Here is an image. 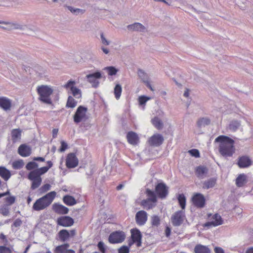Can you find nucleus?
<instances>
[{
  "label": "nucleus",
  "instance_id": "4d7b16f0",
  "mask_svg": "<svg viewBox=\"0 0 253 253\" xmlns=\"http://www.w3.org/2000/svg\"><path fill=\"white\" fill-rule=\"evenodd\" d=\"M101 41H102V42L103 44H105V45H108L109 42L108 41H107L106 40V39L105 38V37H104L103 36V34L102 33L101 35Z\"/></svg>",
  "mask_w": 253,
  "mask_h": 253
},
{
  "label": "nucleus",
  "instance_id": "f03ea898",
  "mask_svg": "<svg viewBox=\"0 0 253 253\" xmlns=\"http://www.w3.org/2000/svg\"><path fill=\"white\" fill-rule=\"evenodd\" d=\"M47 165L46 167L37 169L29 173L28 178L32 181L31 186L32 190H35L41 185L42 181L41 175L46 173L52 167L53 163L51 161H48L47 162Z\"/></svg>",
  "mask_w": 253,
  "mask_h": 253
},
{
  "label": "nucleus",
  "instance_id": "ddd939ff",
  "mask_svg": "<svg viewBox=\"0 0 253 253\" xmlns=\"http://www.w3.org/2000/svg\"><path fill=\"white\" fill-rule=\"evenodd\" d=\"M155 192L158 197L163 199L168 194V187L163 182L159 183L155 187Z\"/></svg>",
  "mask_w": 253,
  "mask_h": 253
},
{
  "label": "nucleus",
  "instance_id": "6e6d98bb",
  "mask_svg": "<svg viewBox=\"0 0 253 253\" xmlns=\"http://www.w3.org/2000/svg\"><path fill=\"white\" fill-rule=\"evenodd\" d=\"M22 224V221L20 219H16L13 223L15 227L20 226Z\"/></svg>",
  "mask_w": 253,
  "mask_h": 253
},
{
  "label": "nucleus",
  "instance_id": "39448f33",
  "mask_svg": "<svg viewBox=\"0 0 253 253\" xmlns=\"http://www.w3.org/2000/svg\"><path fill=\"white\" fill-rule=\"evenodd\" d=\"M146 194L148 198L142 200L140 205L146 210H149L156 207L157 199L155 193L149 189L146 190Z\"/></svg>",
  "mask_w": 253,
  "mask_h": 253
},
{
  "label": "nucleus",
  "instance_id": "7c9ffc66",
  "mask_svg": "<svg viewBox=\"0 0 253 253\" xmlns=\"http://www.w3.org/2000/svg\"><path fill=\"white\" fill-rule=\"evenodd\" d=\"M63 202L67 206H72L77 203L74 197L70 195H65L63 198Z\"/></svg>",
  "mask_w": 253,
  "mask_h": 253
},
{
  "label": "nucleus",
  "instance_id": "c85d7f7f",
  "mask_svg": "<svg viewBox=\"0 0 253 253\" xmlns=\"http://www.w3.org/2000/svg\"><path fill=\"white\" fill-rule=\"evenodd\" d=\"M195 253H211L210 249L206 246L197 244L194 248Z\"/></svg>",
  "mask_w": 253,
  "mask_h": 253
},
{
  "label": "nucleus",
  "instance_id": "a19ab883",
  "mask_svg": "<svg viewBox=\"0 0 253 253\" xmlns=\"http://www.w3.org/2000/svg\"><path fill=\"white\" fill-rule=\"evenodd\" d=\"M38 164L35 162H28L26 165V168L27 170H35L34 169H37L38 167Z\"/></svg>",
  "mask_w": 253,
  "mask_h": 253
},
{
  "label": "nucleus",
  "instance_id": "e2e57ef3",
  "mask_svg": "<svg viewBox=\"0 0 253 253\" xmlns=\"http://www.w3.org/2000/svg\"><path fill=\"white\" fill-rule=\"evenodd\" d=\"M9 194V191H7L6 192H4L3 193H0V198L2 197H4L5 196L8 195Z\"/></svg>",
  "mask_w": 253,
  "mask_h": 253
},
{
  "label": "nucleus",
  "instance_id": "774afa93",
  "mask_svg": "<svg viewBox=\"0 0 253 253\" xmlns=\"http://www.w3.org/2000/svg\"><path fill=\"white\" fill-rule=\"evenodd\" d=\"M123 187V185L122 184H119L117 186L116 189L117 190H120Z\"/></svg>",
  "mask_w": 253,
  "mask_h": 253
},
{
  "label": "nucleus",
  "instance_id": "de8ad7c7",
  "mask_svg": "<svg viewBox=\"0 0 253 253\" xmlns=\"http://www.w3.org/2000/svg\"><path fill=\"white\" fill-rule=\"evenodd\" d=\"M188 153L192 156L195 157V158H199L200 156L199 150L196 149L190 150H189Z\"/></svg>",
  "mask_w": 253,
  "mask_h": 253
},
{
  "label": "nucleus",
  "instance_id": "0e129e2a",
  "mask_svg": "<svg viewBox=\"0 0 253 253\" xmlns=\"http://www.w3.org/2000/svg\"><path fill=\"white\" fill-rule=\"evenodd\" d=\"M189 95V90L188 89H186L184 93V96L186 97H188Z\"/></svg>",
  "mask_w": 253,
  "mask_h": 253
},
{
  "label": "nucleus",
  "instance_id": "680f3d73",
  "mask_svg": "<svg viewBox=\"0 0 253 253\" xmlns=\"http://www.w3.org/2000/svg\"><path fill=\"white\" fill-rule=\"evenodd\" d=\"M138 74L141 78H142L143 76H146V74L142 70H139Z\"/></svg>",
  "mask_w": 253,
  "mask_h": 253
},
{
  "label": "nucleus",
  "instance_id": "e433bc0d",
  "mask_svg": "<svg viewBox=\"0 0 253 253\" xmlns=\"http://www.w3.org/2000/svg\"><path fill=\"white\" fill-rule=\"evenodd\" d=\"M178 203L182 210H184L186 206V198L183 194H179L178 198Z\"/></svg>",
  "mask_w": 253,
  "mask_h": 253
},
{
  "label": "nucleus",
  "instance_id": "13d9d810",
  "mask_svg": "<svg viewBox=\"0 0 253 253\" xmlns=\"http://www.w3.org/2000/svg\"><path fill=\"white\" fill-rule=\"evenodd\" d=\"M68 8L72 12H73V13H75L76 12H79L80 11L83 12V10L82 9H74L72 7H70V6L68 7Z\"/></svg>",
  "mask_w": 253,
  "mask_h": 253
},
{
  "label": "nucleus",
  "instance_id": "9b49d317",
  "mask_svg": "<svg viewBox=\"0 0 253 253\" xmlns=\"http://www.w3.org/2000/svg\"><path fill=\"white\" fill-rule=\"evenodd\" d=\"M65 165L68 169L75 168L78 166L79 160L75 153H70L67 154Z\"/></svg>",
  "mask_w": 253,
  "mask_h": 253
},
{
  "label": "nucleus",
  "instance_id": "423d86ee",
  "mask_svg": "<svg viewBox=\"0 0 253 253\" xmlns=\"http://www.w3.org/2000/svg\"><path fill=\"white\" fill-rule=\"evenodd\" d=\"M130 239L128 240V246L130 247L135 244L137 247H140L142 245V234L137 228H133L130 230Z\"/></svg>",
  "mask_w": 253,
  "mask_h": 253
},
{
  "label": "nucleus",
  "instance_id": "2eb2a0df",
  "mask_svg": "<svg viewBox=\"0 0 253 253\" xmlns=\"http://www.w3.org/2000/svg\"><path fill=\"white\" fill-rule=\"evenodd\" d=\"M75 82L73 81H69L66 84L64 85V87L66 89L70 88L71 93L76 98L81 97V91L80 89L74 86Z\"/></svg>",
  "mask_w": 253,
  "mask_h": 253
},
{
  "label": "nucleus",
  "instance_id": "aec40b11",
  "mask_svg": "<svg viewBox=\"0 0 253 253\" xmlns=\"http://www.w3.org/2000/svg\"><path fill=\"white\" fill-rule=\"evenodd\" d=\"M12 107V101L5 96H0V108L4 111L10 110Z\"/></svg>",
  "mask_w": 253,
  "mask_h": 253
},
{
  "label": "nucleus",
  "instance_id": "9d476101",
  "mask_svg": "<svg viewBox=\"0 0 253 253\" xmlns=\"http://www.w3.org/2000/svg\"><path fill=\"white\" fill-rule=\"evenodd\" d=\"M191 201L193 205L198 208H202L206 204V199L204 196L199 193H195L192 197Z\"/></svg>",
  "mask_w": 253,
  "mask_h": 253
},
{
  "label": "nucleus",
  "instance_id": "bf43d9fd",
  "mask_svg": "<svg viewBox=\"0 0 253 253\" xmlns=\"http://www.w3.org/2000/svg\"><path fill=\"white\" fill-rule=\"evenodd\" d=\"M33 160L36 161L44 162L45 161V159L43 157H34L33 158Z\"/></svg>",
  "mask_w": 253,
  "mask_h": 253
},
{
  "label": "nucleus",
  "instance_id": "864d4df0",
  "mask_svg": "<svg viewBox=\"0 0 253 253\" xmlns=\"http://www.w3.org/2000/svg\"><path fill=\"white\" fill-rule=\"evenodd\" d=\"M171 233V228L169 226H166L165 230V234L167 237H169Z\"/></svg>",
  "mask_w": 253,
  "mask_h": 253
},
{
  "label": "nucleus",
  "instance_id": "4c0bfd02",
  "mask_svg": "<svg viewBox=\"0 0 253 253\" xmlns=\"http://www.w3.org/2000/svg\"><path fill=\"white\" fill-rule=\"evenodd\" d=\"M161 219L157 215H153L151 217V223L152 226L158 227L160 225Z\"/></svg>",
  "mask_w": 253,
  "mask_h": 253
},
{
  "label": "nucleus",
  "instance_id": "f8f14e48",
  "mask_svg": "<svg viewBox=\"0 0 253 253\" xmlns=\"http://www.w3.org/2000/svg\"><path fill=\"white\" fill-rule=\"evenodd\" d=\"M164 141V137L159 133H156L151 136L148 142L150 146L158 147L161 145Z\"/></svg>",
  "mask_w": 253,
  "mask_h": 253
},
{
  "label": "nucleus",
  "instance_id": "cd10ccee",
  "mask_svg": "<svg viewBox=\"0 0 253 253\" xmlns=\"http://www.w3.org/2000/svg\"><path fill=\"white\" fill-rule=\"evenodd\" d=\"M11 174L8 169L4 167H0V176L4 180L7 181L11 177Z\"/></svg>",
  "mask_w": 253,
  "mask_h": 253
},
{
  "label": "nucleus",
  "instance_id": "8fccbe9b",
  "mask_svg": "<svg viewBox=\"0 0 253 253\" xmlns=\"http://www.w3.org/2000/svg\"><path fill=\"white\" fill-rule=\"evenodd\" d=\"M130 248L128 246H123L118 250V253H129Z\"/></svg>",
  "mask_w": 253,
  "mask_h": 253
},
{
  "label": "nucleus",
  "instance_id": "c9c22d12",
  "mask_svg": "<svg viewBox=\"0 0 253 253\" xmlns=\"http://www.w3.org/2000/svg\"><path fill=\"white\" fill-rule=\"evenodd\" d=\"M77 101L72 96H69L68 98L66 107L67 108H73L77 106Z\"/></svg>",
  "mask_w": 253,
  "mask_h": 253
},
{
  "label": "nucleus",
  "instance_id": "052dcab7",
  "mask_svg": "<svg viewBox=\"0 0 253 253\" xmlns=\"http://www.w3.org/2000/svg\"><path fill=\"white\" fill-rule=\"evenodd\" d=\"M70 233V237H73L75 234H76V231L75 230H71L69 232Z\"/></svg>",
  "mask_w": 253,
  "mask_h": 253
},
{
  "label": "nucleus",
  "instance_id": "49530a36",
  "mask_svg": "<svg viewBox=\"0 0 253 253\" xmlns=\"http://www.w3.org/2000/svg\"><path fill=\"white\" fill-rule=\"evenodd\" d=\"M97 247L101 253H106V249L104 243L102 241L98 242Z\"/></svg>",
  "mask_w": 253,
  "mask_h": 253
},
{
  "label": "nucleus",
  "instance_id": "393cba45",
  "mask_svg": "<svg viewBox=\"0 0 253 253\" xmlns=\"http://www.w3.org/2000/svg\"><path fill=\"white\" fill-rule=\"evenodd\" d=\"M52 207L54 211L58 214H67L69 211L67 207L60 204H54Z\"/></svg>",
  "mask_w": 253,
  "mask_h": 253
},
{
  "label": "nucleus",
  "instance_id": "5701e85b",
  "mask_svg": "<svg viewBox=\"0 0 253 253\" xmlns=\"http://www.w3.org/2000/svg\"><path fill=\"white\" fill-rule=\"evenodd\" d=\"M128 142L133 145H136L139 142V137L137 134L133 131H129L126 134Z\"/></svg>",
  "mask_w": 253,
  "mask_h": 253
},
{
  "label": "nucleus",
  "instance_id": "f257e3e1",
  "mask_svg": "<svg viewBox=\"0 0 253 253\" xmlns=\"http://www.w3.org/2000/svg\"><path fill=\"white\" fill-rule=\"evenodd\" d=\"M215 142L219 143L218 151L219 153L224 157H230L235 152V141L228 136L219 135L215 138Z\"/></svg>",
  "mask_w": 253,
  "mask_h": 253
},
{
  "label": "nucleus",
  "instance_id": "5fc2aeb1",
  "mask_svg": "<svg viewBox=\"0 0 253 253\" xmlns=\"http://www.w3.org/2000/svg\"><path fill=\"white\" fill-rule=\"evenodd\" d=\"M214 251L215 253H224L223 250L221 248L218 247H215Z\"/></svg>",
  "mask_w": 253,
  "mask_h": 253
},
{
  "label": "nucleus",
  "instance_id": "dca6fc26",
  "mask_svg": "<svg viewBox=\"0 0 253 253\" xmlns=\"http://www.w3.org/2000/svg\"><path fill=\"white\" fill-rule=\"evenodd\" d=\"M147 213L143 210L138 211L135 214V221L138 225H143L147 220Z\"/></svg>",
  "mask_w": 253,
  "mask_h": 253
},
{
  "label": "nucleus",
  "instance_id": "a211bd4d",
  "mask_svg": "<svg viewBox=\"0 0 253 253\" xmlns=\"http://www.w3.org/2000/svg\"><path fill=\"white\" fill-rule=\"evenodd\" d=\"M252 165V161L249 157L247 156H242L239 157L237 165L240 168H248Z\"/></svg>",
  "mask_w": 253,
  "mask_h": 253
},
{
  "label": "nucleus",
  "instance_id": "79ce46f5",
  "mask_svg": "<svg viewBox=\"0 0 253 253\" xmlns=\"http://www.w3.org/2000/svg\"><path fill=\"white\" fill-rule=\"evenodd\" d=\"M210 123V120L208 118H202L200 119L197 122V125L201 126L202 125H208Z\"/></svg>",
  "mask_w": 253,
  "mask_h": 253
},
{
  "label": "nucleus",
  "instance_id": "4be33fe9",
  "mask_svg": "<svg viewBox=\"0 0 253 253\" xmlns=\"http://www.w3.org/2000/svg\"><path fill=\"white\" fill-rule=\"evenodd\" d=\"M70 245L68 243L57 246L54 250V253H75V251L69 249Z\"/></svg>",
  "mask_w": 253,
  "mask_h": 253
},
{
  "label": "nucleus",
  "instance_id": "f3484780",
  "mask_svg": "<svg viewBox=\"0 0 253 253\" xmlns=\"http://www.w3.org/2000/svg\"><path fill=\"white\" fill-rule=\"evenodd\" d=\"M74 223L73 219L69 216H61L57 218V223L63 227H70Z\"/></svg>",
  "mask_w": 253,
  "mask_h": 253
},
{
  "label": "nucleus",
  "instance_id": "473e14b6",
  "mask_svg": "<svg viewBox=\"0 0 253 253\" xmlns=\"http://www.w3.org/2000/svg\"><path fill=\"white\" fill-rule=\"evenodd\" d=\"M216 181V179L214 178H211L205 181L203 183V188L208 189L213 187L215 185Z\"/></svg>",
  "mask_w": 253,
  "mask_h": 253
},
{
  "label": "nucleus",
  "instance_id": "a18cd8bd",
  "mask_svg": "<svg viewBox=\"0 0 253 253\" xmlns=\"http://www.w3.org/2000/svg\"><path fill=\"white\" fill-rule=\"evenodd\" d=\"M150 99V97H147L144 95L140 96L138 98L139 104L140 105H145L146 102Z\"/></svg>",
  "mask_w": 253,
  "mask_h": 253
},
{
  "label": "nucleus",
  "instance_id": "338daca9",
  "mask_svg": "<svg viewBox=\"0 0 253 253\" xmlns=\"http://www.w3.org/2000/svg\"><path fill=\"white\" fill-rule=\"evenodd\" d=\"M32 201V198L30 196L28 197L27 200V203L28 205L30 204V203Z\"/></svg>",
  "mask_w": 253,
  "mask_h": 253
},
{
  "label": "nucleus",
  "instance_id": "412c9836",
  "mask_svg": "<svg viewBox=\"0 0 253 253\" xmlns=\"http://www.w3.org/2000/svg\"><path fill=\"white\" fill-rule=\"evenodd\" d=\"M18 153L23 157H28L32 153L31 148L25 144H21L18 147Z\"/></svg>",
  "mask_w": 253,
  "mask_h": 253
},
{
  "label": "nucleus",
  "instance_id": "f704fd0d",
  "mask_svg": "<svg viewBox=\"0 0 253 253\" xmlns=\"http://www.w3.org/2000/svg\"><path fill=\"white\" fill-rule=\"evenodd\" d=\"M153 126L158 129H161L163 127V124L162 121L158 117H156L151 120Z\"/></svg>",
  "mask_w": 253,
  "mask_h": 253
},
{
  "label": "nucleus",
  "instance_id": "4468645a",
  "mask_svg": "<svg viewBox=\"0 0 253 253\" xmlns=\"http://www.w3.org/2000/svg\"><path fill=\"white\" fill-rule=\"evenodd\" d=\"M208 217L210 219V221L205 224L206 226L212 225L213 226H217L223 224V221L221 216L218 213H215L213 215L209 214Z\"/></svg>",
  "mask_w": 253,
  "mask_h": 253
},
{
  "label": "nucleus",
  "instance_id": "603ef678",
  "mask_svg": "<svg viewBox=\"0 0 253 253\" xmlns=\"http://www.w3.org/2000/svg\"><path fill=\"white\" fill-rule=\"evenodd\" d=\"M68 148V145L64 141H61V147L59 149V151L63 152Z\"/></svg>",
  "mask_w": 253,
  "mask_h": 253
},
{
  "label": "nucleus",
  "instance_id": "09e8293b",
  "mask_svg": "<svg viewBox=\"0 0 253 253\" xmlns=\"http://www.w3.org/2000/svg\"><path fill=\"white\" fill-rule=\"evenodd\" d=\"M11 249L4 246H0V253H12Z\"/></svg>",
  "mask_w": 253,
  "mask_h": 253
},
{
  "label": "nucleus",
  "instance_id": "20e7f679",
  "mask_svg": "<svg viewBox=\"0 0 253 253\" xmlns=\"http://www.w3.org/2000/svg\"><path fill=\"white\" fill-rule=\"evenodd\" d=\"M37 92L39 95V99L46 104H51L52 103L50 95L53 93V89L50 87L42 85L37 87Z\"/></svg>",
  "mask_w": 253,
  "mask_h": 253
},
{
  "label": "nucleus",
  "instance_id": "6ab92c4d",
  "mask_svg": "<svg viewBox=\"0 0 253 253\" xmlns=\"http://www.w3.org/2000/svg\"><path fill=\"white\" fill-rule=\"evenodd\" d=\"M86 78L88 82L92 84L93 86L97 87L99 84L97 80L101 78V74L99 72H96L93 74L86 75Z\"/></svg>",
  "mask_w": 253,
  "mask_h": 253
},
{
  "label": "nucleus",
  "instance_id": "b1692460",
  "mask_svg": "<svg viewBox=\"0 0 253 253\" xmlns=\"http://www.w3.org/2000/svg\"><path fill=\"white\" fill-rule=\"evenodd\" d=\"M208 171V169L205 166H199L195 169L196 176L200 178H203L205 177Z\"/></svg>",
  "mask_w": 253,
  "mask_h": 253
},
{
  "label": "nucleus",
  "instance_id": "c756f323",
  "mask_svg": "<svg viewBox=\"0 0 253 253\" xmlns=\"http://www.w3.org/2000/svg\"><path fill=\"white\" fill-rule=\"evenodd\" d=\"M127 28L129 30L143 32L145 30V27L139 23H135L133 24L127 26Z\"/></svg>",
  "mask_w": 253,
  "mask_h": 253
},
{
  "label": "nucleus",
  "instance_id": "6e6552de",
  "mask_svg": "<svg viewBox=\"0 0 253 253\" xmlns=\"http://www.w3.org/2000/svg\"><path fill=\"white\" fill-rule=\"evenodd\" d=\"M170 219L174 226H180L186 219L185 211L181 210L175 212L171 216Z\"/></svg>",
  "mask_w": 253,
  "mask_h": 253
},
{
  "label": "nucleus",
  "instance_id": "ea45409f",
  "mask_svg": "<svg viewBox=\"0 0 253 253\" xmlns=\"http://www.w3.org/2000/svg\"><path fill=\"white\" fill-rule=\"evenodd\" d=\"M10 208L7 205H3L0 208V213L3 216H7L9 214Z\"/></svg>",
  "mask_w": 253,
  "mask_h": 253
},
{
  "label": "nucleus",
  "instance_id": "bb28decb",
  "mask_svg": "<svg viewBox=\"0 0 253 253\" xmlns=\"http://www.w3.org/2000/svg\"><path fill=\"white\" fill-rule=\"evenodd\" d=\"M247 182V175L244 174H239L236 179V184L239 187H243Z\"/></svg>",
  "mask_w": 253,
  "mask_h": 253
},
{
  "label": "nucleus",
  "instance_id": "58836bf2",
  "mask_svg": "<svg viewBox=\"0 0 253 253\" xmlns=\"http://www.w3.org/2000/svg\"><path fill=\"white\" fill-rule=\"evenodd\" d=\"M122 88L121 85L119 84H117L115 86V87L114 88V93L115 96V98L116 99L118 100L120 98V96H121V93H122Z\"/></svg>",
  "mask_w": 253,
  "mask_h": 253
},
{
  "label": "nucleus",
  "instance_id": "1a4fd4ad",
  "mask_svg": "<svg viewBox=\"0 0 253 253\" xmlns=\"http://www.w3.org/2000/svg\"><path fill=\"white\" fill-rule=\"evenodd\" d=\"M87 109L83 106H80L78 107L74 116V122L76 124H78L83 121L87 119L86 113Z\"/></svg>",
  "mask_w": 253,
  "mask_h": 253
},
{
  "label": "nucleus",
  "instance_id": "72a5a7b5",
  "mask_svg": "<svg viewBox=\"0 0 253 253\" xmlns=\"http://www.w3.org/2000/svg\"><path fill=\"white\" fill-rule=\"evenodd\" d=\"M11 165L14 169H20L24 167V162L23 160L19 159L13 161Z\"/></svg>",
  "mask_w": 253,
  "mask_h": 253
},
{
  "label": "nucleus",
  "instance_id": "0eeeda50",
  "mask_svg": "<svg viewBox=\"0 0 253 253\" xmlns=\"http://www.w3.org/2000/svg\"><path fill=\"white\" fill-rule=\"evenodd\" d=\"M126 238V234L122 230L113 231L108 237V242L112 244L123 243Z\"/></svg>",
  "mask_w": 253,
  "mask_h": 253
},
{
  "label": "nucleus",
  "instance_id": "37998d69",
  "mask_svg": "<svg viewBox=\"0 0 253 253\" xmlns=\"http://www.w3.org/2000/svg\"><path fill=\"white\" fill-rule=\"evenodd\" d=\"M105 70L107 71L108 74L110 76L115 75L118 72V70L113 66L107 67L105 68Z\"/></svg>",
  "mask_w": 253,
  "mask_h": 253
},
{
  "label": "nucleus",
  "instance_id": "2f4dec72",
  "mask_svg": "<svg viewBox=\"0 0 253 253\" xmlns=\"http://www.w3.org/2000/svg\"><path fill=\"white\" fill-rule=\"evenodd\" d=\"M21 130L19 128L13 129L11 131V138L13 142H15L21 137Z\"/></svg>",
  "mask_w": 253,
  "mask_h": 253
},
{
  "label": "nucleus",
  "instance_id": "7ed1b4c3",
  "mask_svg": "<svg viewBox=\"0 0 253 253\" xmlns=\"http://www.w3.org/2000/svg\"><path fill=\"white\" fill-rule=\"evenodd\" d=\"M56 196V192L51 191L39 198L34 204L32 207L33 210L40 211L47 208L52 203Z\"/></svg>",
  "mask_w": 253,
  "mask_h": 253
},
{
  "label": "nucleus",
  "instance_id": "a878e982",
  "mask_svg": "<svg viewBox=\"0 0 253 253\" xmlns=\"http://www.w3.org/2000/svg\"><path fill=\"white\" fill-rule=\"evenodd\" d=\"M58 240L62 242L68 240L70 238V233L66 229H62L58 233Z\"/></svg>",
  "mask_w": 253,
  "mask_h": 253
},
{
  "label": "nucleus",
  "instance_id": "3c124183",
  "mask_svg": "<svg viewBox=\"0 0 253 253\" xmlns=\"http://www.w3.org/2000/svg\"><path fill=\"white\" fill-rule=\"evenodd\" d=\"M51 185L49 184H45L43 185L40 188L41 192L45 193L50 189Z\"/></svg>",
  "mask_w": 253,
  "mask_h": 253
},
{
  "label": "nucleus",
  "instance_id": "c03bdc74",
  "mask_svg": "<svg viewBox=\"0 0 253 253\" xmlns=\"http://www.w3.org/2000/svg\"><path fill=\"white\" fill-rule=\"evenodd\" d=\"M4 200L5 202L6 203L5 205H8V206H9L15 203V197L14 196H9L5 198Z\"/></svg>",
  "mask_w": 253,
  "mask_h": 253
},
{
  "label": "nucleus",
  "instance_id": "69168bd1",
  "mask_svg": "<svg viewBox=\"0 0 253 253\" xmlns=\"http://www.w3.org/2000/svg\"><path fill=\"white\" fill-rule=\"evenodd\" d=\"M246 253H253V248L251 247L248 249L246 251Z\"/></svg>",
  "mask_w": 253,
  "mask_h": 253
}]
</instances>
